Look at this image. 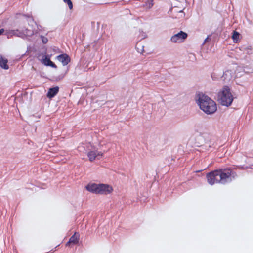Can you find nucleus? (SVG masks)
<instances>
[{"instance_id":"f257e3e1","label":"nucleus","mask_w":253,"mask_h":253,"mask_svg":"<svg viewBox=\"0 0 253 253\" xmlns=\"http://www.w3.org/2000/svg\"><path fill=\"white\" fill-rule=\"evenodd\" d=\"M231 168H222L211 171L206 175L208 183L212 185L215 183L225 184L230 182Z\"/></svg>"},{"instance_id":"f03ea898","label":"nucleus","mask_w":253,"mask_h":253,"mask_svg":"<svg viewBox=\"0 0 253 253\" xmlns=\"http://www.w3.org/2000/svg\"><path fill=\"white\" fill-rule=\"evenodd\" d=\"M196 103L200 109L207 115L214 113L217 110L216 103L208 95L203 93L198 94Z\"/></svg>"},{"instance_id":"7ed1b4c3","label":"nucleus","mask_w":253,"mask_h":253,"mask_svg":"<svg viewBox=\"0 0 253 253\" xmlns=\"http://www.w3.org/2000/svg\"><path fill=\"white\" fill-rule=\"evenodd\" d=\"M85 188L90 192L101 195L109 194L113 190L111 186L107 184L103 183H89L85 186Z\"/></svg>"},{"instance_id":"20e7f679","label":"nucleus","mask_w":253,"mask_h":253,"mask_svg":"<svg viewBox=\"0 0 253 253\" xmlns=\"http://www.w3.org/2000/svg\"><path fill=\"white\" fill-rule=\"evenodd\" d=\"M233 99L234 98L231 92L229 86L227 85L224 86L222 88L220 98L221 104L223 106L229 107L231 105Z\"/></svg>"},{"instance_id":"39448f33","label":"nucleus","mask_w":253,"mask_h":253,"mask_svg":"<svg viewBox=\"0 0 253 253\" xmlns=\"http://www.w3.org/2000/svg\"><path fill=\"white\" fill-rule=\"evenodd\" d=\"M187 37L188 35L186 32L180 31L177 34L173 35L170 38V41L173 43H180L183 42Z\"/></svg>"},{"instance_id":"423d86ee","label":"nucleus","mask_w":253,"mask_h":253,"mask_svg":"<svg viewBox=\"0 0 253 253\" xmlns=\"http://www.w3.org/2000/svg\"><path fill=\"white\" fill-rule=\"evenodd\" d=\"M51 55H47L43 56L41 60V62L46 66H49L52 68L56 69L57 66L56 64L50 60Z\"/></svg>"},{"instance_id":"0eeeda50","label":"nucleus","mask_w":253,"mask_h":253,"mask_svg":"<svg viewBox=\"0 0 253 253\" xmlns=\"http://www.w3.org/2000/svg\"><path fill=\"white\" fill-rule=\"evenodd\" d=\"M56 59L61 62L64 66L67 65L71 61L70 57L66 53H62L57 56Z\"/></svg>"},{"instance_id":"6e6552de","label":"nucleus","mask_w":253,"mask_h":253,"mask_svg":"<svg viewBox=\"0 0 253 253\" xmlns=\"http://www.w3.org/2000/svg\"><path fill=\"white\" fill-rule=\"evenodd\" d=\"M233 76V71L231 70H226L223 72L221 79L224 83H229L232 79Z\"/></svg>"},{"instance_id":"1a4fd4ad","label":"nucleus","mask_w":253,"mask_h":253,"mask_svg":"<svg viewBox=\"0 0 253 253\" xmlns=\"http://www.w3.org/2000/svg\"><path fill=\"white\" fill-rule=\"evenodd\" d=\"M80 239V235L78 232H75L66 243V246H69L71 244H77L78 243Z\"/></svg>"},{"instance_id":"9d476101","label":"nucleus","mask_w":253,"mask_h":253,"mask_svg":"<svg viewBox=\"0 0 253 253\" xmlns=\"http://www.w3.org/2000/svg\"><path fill=\"white\" fill-rule=\"evenodd\" d=\"M59 91V87L57 86L50 87L47 93L46 96L48 98L51 99L55 97Z\"/></svg>"},{"instance_id":"9b49d317","label":"nucleus","mask_w":253,"mask_h":253,"mask_svg":"<svg viewBox=\"0 0 253 253\" xmlns=\"http://www.w3.org/2000/svg\"><path fill=\"white\" fill-rule=\"evenodd\" d=\"M246 55L244 57L245 60L247 62H249L253 60V53L251 49L248 48L246 50Z\"/></svg>"},{"instance_id":"f8f14e48","label":"nucleus","mask_w":253,"mask_h":253,"mask_svg":"<svg viewBox=\"0 0 253 253\" xmlns=\"http://www.w3.org/2000/svg\"><path fill=\"white\" fill-rule=\"evenodd\" d=\"M8 60L6 58H3L2 56L0 58V67L4 69L7 70L9 69V66L7 64Z\"/></svg>"},{"instance_id":"ddd939ff","label":"nucleus","mask_w":253,"mask_h":253,"mask_svg":"<svg viewBox=\"0 0 253 253\" xmlns=\"http://www.w3.org/2000/svg\"><path fill=\"white\" fill-rule=\"evenodd\" d=\"M87 156L90 162L93 161L97 157V153L95 151H90L88 152Z\"/></svg>"},{"instance_id":"4468645a","label":"nucleus","mask_w":253,"mask_h":253,"mask_svg":"<svg viewBox=\"0 0 253 253\" xmlns=\"http://www.w3.org/2000/svg\"><path fill=\"white\" fill-rule=\"evenodd\" d=\"M11 33L13 36L21 38L23 37L25 34L24 32L19 31L18 29L11 30Z\"/></svg>"},{"instance_id":"2eb2a0df","label":"nucleus","mask_w":253,"mask_h":253,"mask_svg":"<svg viewBox=\"0 0 253 253\" xmlns=\"http://www.w3.org/2000/svg\"><path fill=\"white\" fill-rule=\"evenodd\" d=\"M240 34L239 32L234 31L232 33V38L234 42L237 43L239 41Z\"/></svg>"},{"instance_id":"dca6fc26","label":"nucleus","mask_w":253,"mask_h":253,"mask_svg":"<svg viewBox=\"0 0 253 253\" xmlns=\"http://www.w3.org/2000/svg\"><path fill=\"white\" fill-rule=\"evenodd\" d=\"M230 182H231L233 180H234L236 177H237L238 175L236 172L232 170V169L231 168V175Z\"/></svg>"},{"instance_id":"f3484780","label":"nucleus","mask_w":253,"mask_h":253,"mask_svg":"<svg viewBox=\"0 0 253 253\" xmlns=\"http://www.w3.org/2000/svg\"><path fill=\"white\" fill-rule=\"evenodd\" d=\"M24 33V36H31L32 35H33L34 34V32L33 31H32V30H29L28 29H25L24 31H22Z\"/></svg>"},{"instance_id":"a211bd4d","label":"nucleus","mask_w":253,"mask_h":253,"mask_svg":"<svg viewBox=\"0 0 253 253\" xmlns=\"http://www.w3.org/2000/svg\"><path fill=\"white\" fill-rule=\"evenodd\" d=\"M63 1L68 5L70 10H72L73 9V5L71 0H63Z\"/></svg>"},{"instance_id":"6ab92c4d","label":"nucleus","mask_w":253,"mask_h":253,"mask_svg":"<svg viewBox=\"0 0 253 253\" xmlns=\"http://www.w3.org/2000/svg\"><path fill=\"white\" fill-rule=\"evenodd\" d=\"M40 38L43 44H46L47 43L48 41L47 38L45 37L43 35H41Z\"/></svg>"},{"instance_id":"aec40b11","label":"nucleus","mask_w":253,"mask_h":253,"mask_svg":"<svg viewBox=\"0 0 253 253\" xmlns=\"http://www.w3.org/2000/svg\"><path fill=\"white\" fill-rule=\"evenodd\" d=\"M65 74H66V73L64 74H61L57 77H54L55 80L56 81H59L62 80L64 77Z\"/></svg>"},{"instance_id":"412c9836","label":"nucleus","mask_w":253,"mask_h":253,"mask_svg":"<svg viewBox=\"0 0 253 253\" xmlns=\"http://www.w3.org/2000/svg\"><path fill=\"white\" fill-rule=\"evenodd\" d=\"M4 35L7 36V38L8 39L11 38L13 36V35H12V34L11 33V30L6 31Z\"/></svg>"},{"instance_id":"4be33fe9","label":"nucleus","mask_w":253,"mask_h":253,"mask_svg":"<svg viewBox=\"0 0 253 253\" xmlns=\"http://www.w3.org/2000/svg\"><path fill=\"white\" fill-rule=\"evenodd\" d=\"M24 16L27 18H29L31 19V20L32 21H34V19H33V17H32V16L30 15H29V14H24Z\"/></svg>"},{"instance_id":"5701e85b","label":"nucleus","mask_w":253,"mask_h":253,"mask_svg":"<svg viewBox=\"0 0 253 253\" xmlns=\"http://www.w3.org/2000/svg\"><path fill=\"white\" fill-rule=\"evenodd\" d=\"M248 168V167H245V165L238 166L239 169H247Z\"/></svg>"},{"instance_id":"b1692460","label":"nucleus","mask_w":253,"mask_h":253,"mask_svg":"<svg viewBox=\"0 0 253 253\" xmlns=\"http://www.w3.org/2000/svg\"><path fill=\"white\" fill-rule=\"evenodd\" d=\"M96 152L97 153V156H103V153L101 152L96 151Z\"/></svg>"},{"instance_id":"393cba45","label":"nucleus","mask_w":253,"mask_h":253,"mask_svg":"<svg viewBox=\"0 0 253 253\" xmlns=\"http://www.w3.org/2000/svg\"><path fill=\"white\" fill-rule=\"evenodd\" d=\"M230 168L232 169V170H233V169H238V166H233V167Z\"/></svg>"},{"instance_id":"a878e982","label":"nucleus","mask_w":253,"mask_h":253,"mask_svg":"<svg viewBox=\"0 0 253 253\" xmlns=\"http://www.w3.org/2000/svg\"><path fill=\"white\" fill-rule=\"evenodd\" d=\"M210 40V38H209V36H208L205 40H204V42L203 44H204L206 43L208 41Z\"/></svg>"},{"instance_id":"bb28decb","label":"nucleus","mask_w":253,"mask_h":253,"mask_svg":"<svg viewBox=\"0 0 253 253\" xmlns=\"http://www.w3.org/2000/svg\"><path fill=\"white\" fill-rule=\"evenodd\" d=\"M211 77L213 80H214V75L213 74H211Z\"/></svg>"},{"instance_id":"cd10ccee","label":"nucleus","mask_w":253,"mask_h":253,"mask_svg":"<svg viewBox=\"0 0 253 253\" xmlns=\"http://www.w3.org/2000/svg\"><path fill=\"white\" fill-rule=\"evenodd\" d=\"M37 28L38 29H40V28H41V26H40V25L37 26Z\"/></svg>"}]
</instances>
